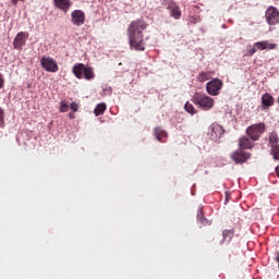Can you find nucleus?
<instances>
[{
  "instance_id": "4",
  "label": "nucleus",
  "mask_w": 279,
  "mask_h": 279,
  "mask_svg": "<svg viewBox=\"0 0 279 279\" xmlns=\"http://www.w3.org/2000/svg\"><path fill=\"white\" fill-rule=\"evenodd\" d=\"M266 130L267 125L264 122L255 123L247 126L246 136H248L251 141L256 142L265 134Z\"/></svg>"
},
{
  "instance_id": "6",
  "label": "nucleus",
  "mask_w": 279,
  "mask_h": 279,
  "mask_svg": "<svg viewBox=\"0 0 279 279\" xmlns=\"http://www.w3.org/2000/svg\"><path fill=\"white\" fill-rule=\"evenodd\" d=\"M222 88L223 81L219 78H214L206 84V90L208 95H211V97H217V95H219V90H221Z\"/></svg>"
},
{
  "instance_id": "28",
  "label": "nucleus",
  "mask_w": 279,
  "mask_h": 279,
  "mask_svg": "<svg viewBox=\"0 0 279 279\" xmlns=\"http://www.w3.org/2000/svg\"><path fill=\"white\" fill-rule=\"evenodd\" d=\"M5 86V78H3V74L0 73V88H3Z\"/></svg>"
},
{
  "instance_id": "26",
  "label": "nucleus",
  "mask_w": 279,
  "mask_h": 279,
  "mask_svg": "<svg viewBox=\"0 0 279 279\" xmlns=\"http://www.w3.org/2000/svg\"><path fill=\"white\" fill-rule=\"evenodd\" d=\"M70 108H71L72 112H77V109L80 108V106L76 102H72L70 105Z\"/></svg>"
},
{
  "instance_id": "3",
  "label": "nucleus",
  "mask_w": 279,
  "mask_h": 279,
  "mask_svg": "<svg viewBox=\"0 0 279 279\" xmlns=\"http://www.w3.org/2000/svg\"><path fill=\"white\" fill-rule=\"evenodd\" d=\"M193 104L198 106L202 110H211L215 107V99L206 94L196 93L192 98Z\"/></svg>"
},
{
  "instance_id": "15",
  "label": "nucleus",
  "mask_w": 279,
  "mask_h": 279,
  "mask_svg": "<svg viewBox=\"0 0 279 279\" xmlns=\"http://www.w3.org/2000/svg\"><path fill=\"white\" fill-rule=\"evenodd\" d=\"M239 147L240 149H254V141L252 138L243 135L239 138Z\"/></svg>"
},
{
  "instance_id": "25",
  "label": "nucleus",
  "mask_w": 279,
  "mask_h": 279,
  "mask_svg": "<svg viewBox=\"0 0 279 279\" xmlns=\"http://www.w3.org/2000/svg\"><path fill=\"white\" fill-rule=\"evenodd\" d=\"M60 112H69V104L65 100L61 101Z\"/></svg>"
},
{
  "instance_id": "14",
  "label": "nucleus",
  "mask_w": 279,
  "mask_h": 279,
  "mask_svg": "<svg viewBox=\"0 0 279 279\" xmlns=\"http://www.w3.org/2000/svg\"><path fill=\"white\" fill-rule=\"evenodd\" d=\"M255 46V49L258 51H265V49H270V50H274V49H277L278 48V44H271L267 40H264V41H257L254 44Z\"/></svg>"
},
{
  "instance_id": "30",
  "label": "nucleus",
  "mask_w": 279,
  "mask_h": 279,
  "mask_svg": "<svg viewBox=\"0 0 279 279\" xmlns=\"http://www.w3.org/2000/svg\"><path fill=\"white\" fill-rule=\"evenodd\" d=\"M275 171H276V175L279 178V165L276 167Z\"/></svg>"
},
{
  "instance_id": "16",
  "label": "nucleus",
  "mask_w": 279,
  "mask_h": 279,
  "mask_svg": "<svg viewBox=\"0 0 279 279\" xmlns=\"http://www.w3.org/2000/svg\"><path fill=\"white\" fill-rule=\"evenodd\" d=\"M274 104H275V99H274V96H271V94L265 93L262 96V108H263V110H266V108H271V106H274Z\"/></svg>"
},
{
  "instance_id": "19",
  "label": "nucleus",
  "mask_w": 279,
  "mask_h": 279,
  "mask_svg": "<svg viewBox=\"0 0 279 279\" xmlns=\"http://www.w3.org/2000/svg\"><path fill=\"white\" fill-rule=\"evenodd\" d=\"M225 132L226 131L223 130V126H221L219 124L211 125V136H215V138H219V137L223 136Z\"/></svg>"
},
{
  "instance_id": "20",
  "label": "nucleus",
  "mask_w": 279,
  "mask_h": 279,
  "mask_svg": "<svg viewBox=\"0 0 279 279\" xmlns=\"http://www.w3.org/2000/svg\"><path fill=\"white\" fill-rule=\"evenodd\" d=\"M106 108H107L106 104H104V102L98 104L96 106V108L94 109V114L96 117H99V116L104 114V112H106Z\"/></svg>"
},
{
  "instance_id": "17",
  "label": "nucleus",
  "mask_w": 279,
  "mask_h": 279,
  "mask_svg": "<svg viewBox=\"0 0 279 279\" xmlns=\"http://www.w3.org/2000/svg\"><path fill=\"white\" fill-rule=\"evenodd\" d=\"M234 229H225L222 231V241H220V245H223V243H226V241L228 243H230V241H232V239H234Z\"/></svg>"
},
{
  "instance_id": "9",
  "label": "nucleus",
  "mask_w": 279,
  "mask_h": 279,
  "mask_svg": "<svg viewBox=\"0 0 279 279\" xmlns=\"http://www.w3.org/2000/svg\"><path fill=\"white\" fill-rule=\"evenodd\" d=\"M268 25L279 24V10L276 7H269L265 13Z\"/></svg>"
},
{
  "instance_id": "1",
  "label": "nucleus",
  "mask_w": 279,
  "mask_h": 279,
  "mask_svg": "<svg viewBox=\"0 0 279 279\" xmlns=\"http://www.w3.org/2000/svg\"><path fill=\"white\" fill-rule=\"evenodd\" d=\"M148 24L143 19L132 21L128 26L129 45L131 49L135 51H145V39L143 38V32L147 29Z\"/></svg>"
},
{
  "instance_id": "23",
  "label": "nucleus",
  "mask_w": 279,
  "mask_h": 279,
  "mask_svg": "<svg viewBox=\"0 0 279 279\" xmlns=\"http://www.w3.org/2000/svg\"><path fill=\"white\" fill-rule=\"evenodd\" d=\"M184 109L186 110V112H189L190 114H195L197 112V110H195V107L190 104V102H186L185 106H184Z\"/></svg>"
},
{
  "instance_id": "12",
  "label": "nucleus",
  "mask_w": 279,
  "mask_h": 279,
  "mask_svg": "<svg viewBox=\"0 0 279 279\" xmlns=\"http://www.w3.org/2000/svg\"><path fill=\"white\" fill-rule=\"evenodd\" d=\"M167 10L170 12V16L175 19V21H180L182 19V11L180 10V5L173 0L167 1Z\"/></svg>"
},
{
  "instance_id": "7",
  "label": "nucleus",
  "mask_w": 279,
  "mask_h": 279,
  "mask_svg": "<svg viewBox=\"0 0 279 279\" xmlns=\"http://www.w3.org/2000/svg\"><path fill=\"white\" fill-rule=\"evenodd\" d=\"M40 65L48 71V73H58L59 66L58 62L51 57H43L40 60Z\"/></svg>"
},
{
  "instance_id": "32",
  "label": "nucleus",
  "mask_w": 279,
  "mask_h": 279,
  "mask_svg": "<svg viewBox=\"0 0 279 279\" xmlns=\"http://www.w3.org/2000/svg\"><path fill=\"white\" fill-rule=\"evenodd\" d=\"M228 199H229V196L227 195V202H228Z\"/></svg>"
},
{
  "instance_id": "8",
  "label": "nucleus",
  "mask_w": 279,
  "mask_h": 279,
  "mask_svg": "<svg viewBox=\"0 0 279 279\" xmlns=\"http://www.w3.org/2000/svg\"><path fill=\"white\" fill-rule=\"evenodd\" d=\"M250 158H252V154H250L241 148L238 150H234L231 154V159L235 162V165H243V162L250 160Z\"/></svg>"
},
{
  "instance_id": "31",
  "label": "nucleus",
  "mask_w": 279,
  "mask_h": 279,
  "mask_svg": "<svg viewBox=\"0 0 279 279\" xmlns=\"http://www.w3.org/2000/svg\"><path fill=\"white\" fill-rule=\"evenodd\" d=\"M70 119H75V113H69Z\"/></svg>"
},
{
  "instance_id": "2",
  "label": "nucleus",
  "mask_w": 279,
  "mask_h": 279,
  "mask_svg": "<svg viewBox=\"0 0 279 279\" xmlns=\"http://www.w3.org/2000/svg\"><path fill=\"white\" fill-rule=\"evenodd\" d=\"M77 80H95V71L93 68L85 65L84 63H76L72 70Z\"/></svg>"
},
{
  "instance_id": "21",
  "label": "nucleus",
  "mask_w": 279,
  "mask_h": 279,
  "mask_svg": "<svg viewBox=\"0 0 279 279\" xmlns=\"http://www.w3.org/2000/svg\"><path fill=\"white\" fill-rule=\"evenodd\" d=\"M210 80V72H201L197 76V82L204 83Z\"/></svg>"
},
{
  "instance_id": "22",
  "label": "nucleus",
  "mask_w": 279,
  "mask_h": 279,
  "mask_svg": "<svg viewBox=\"0 0 279 279\" xmlns=\"http://www.w3.org/2000/svg\"><path fill=\"white\" fill-rule=\"evenodd\" d=\"M197 221H199V223H202L203 226H206V223H208V219L204 217V213H202V210H199L197 214Z\"/></svg>"
},
{
  "instance_id": "5",
  "label": "nucleus",
  "mask_w": 279,
  "mask_h": 279,
  "mask_svg": "<svg viewBox=\"0 0 279 279\" xmlns=\"http://www.w3.org/2000/svg\"><path fill=\"white\" fill-rule=\"evenodd\" d=\"M279 137L276 131H272L268 135V147L270 148V154L274 160H279Z\"/></svg>"
},
{
  "instance_id": "24",
  "label": "nucleus",
  "mask_w": 279,
  "mask_h": 279,
  "mask_svg": "<svg viewBox=\"0 0 279 279\" xmlns=\"http://www.w3.org/2000/svg\"><path fill=\"white\" fill-rule=\"evenodd\" d=\"M5 110L0 107V128H4L5 125Z\"/></svg>"
},
{
  "instance_id": "27",
  "label": "nucleus",
  "mask_w": 279,
  "mask_h": 279,
  "mask_svg": "<svg viewBox=\"0 0 279 279\" xmlns=\"http://www.w3.org/2000/svg\"><path fill=\"white\" fill-rule=\"evenodd\" d=\"M256 51H258V50H256V46L253 45V48L248 49L247 53H248V56H254V53H256Z\"/></svg>"
},
{
  "instance_id": "10",
  "label": "nucleus",
  "mask_w": 279,
  "mask_h": 279,
  "mask_svg": "<svg viewBox=\"0 0 279 279\" xmlns=\"http://www.w3.org/2000/svg\"><path fill=\"white\" fill-rule=\"evenodd\" d=\"M28 38H29V33H27V32L17 33L13 40L14 49H17V51H21V49H23V47H25Z\"/></svg>"
},
{
  "instance_id": "11",
  "label": "nucleus",
  "mask_w": 279,
  "mask_h": 279,
  "mask_svg": "<svg viewBox=\"0 0 279 279\" xmlns=\"http://www.w3.org/2000/svg\"><path fill=\"white\" fill-rule=\"evenodd\" d=\"M71 23L76 27H82L86 23V13L82 10H74L71 13Z\"/></svg>"
},
{
  "instance_id": "13",
  "label": "nucleus",
  "mask_w": 279,
  "mask_h": 279,
  "mask_svg": "<svg viewBox=\"0 0 279 279\" xmlns=\"http://www.w3.org/2000/svg\"><path fill=\"white\" fill-rule=\"evenodd\" d=\"M54 7L58 8V10H61V12H69L71 10V7L73 3L71 0H53Z\"/></svg>"
},
{
  "instance_id": "18",
  "label": "nucleus",
  "mask_w": 279,
  "mask_h": 279,
  "mask_svg": "<svg viewBox=\"0 0 279 279\" xmlns=\"http://www.w3.org/2000/svg\"><path fill=\"white\" fill-rule=\"evenodd\" d=\"M154 136L160 143H165V138H167V131L162 130V128H160V126H156L154 129Z\"/></svg>"
},
{
  "instance_id": "29",
  "label": "nucleus",
  "mask_w": 279,
  "mask_h": 279,
  "mask_svg": "<svg viewBox=\"0 0 279 279\" xmlns=\"http://www.w3.org/2000/svg\"><path fill=\"white\" fill-rule=\"evenodd\" d=\"M19 1H25V0H11L12 5H19Z\"/></svg>"
}]
</instances>
